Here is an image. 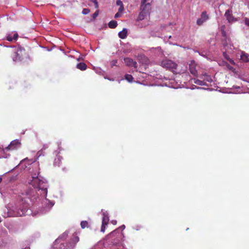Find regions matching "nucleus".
<instances>
[{"label":"nucleus","instance_id":"obj_1","mask_svg":"<svg viewBox=\"0 0 249 249\" xmlns=\"http://www.w3.org/2000/svg\"><path fill=\"white\" fill-rule=\"evenodd\" d=\"M38 173L37 174H34L32 175V180L30 183L34 188H38V190H41L44 196H46L47 194V189L43 185V181L38 178Z\"/></svg>","mask_w":249,"mask_h":249},{"label":"nucleus","instance_id":"obj_2","mask_svg":"<svg viewBox=\"0 0 249 249\" xmlns=\"http://www.w3.org/2000/svg\"><path fill=\"white\" fill-rule=\"evenodd\" d=\"M151 10V6L150 3L146 4H141L140 12L136 19L137 21L142 20L146 18L147 17H149L150 11Z\"/></svg>","mask_w":249,"mask_h":249},{"label":"nucleus","instance_id":"obj_3","mask_svg":"<svg viewBox=\"0 0 249 249\" xmlns=\"http://www.w3.org/2000/svg\"><path fill=\"white\" fill-rule=\"evenodd\" d=\"M161 66L167 70L172 71L173 73H179L180 71H178L177 64L170 59H164L161 62Z\"/></svg>","mask_w":249,"mask_h":249},{"label":"nucleus","instance_id":"obj_4","mask_svg":"<svg viewBox=\"0 0 249 249\" xmlns=\"http://www.w3.org/2000/svg\"><path fill=\"white\" fill-rule=\"evenodd\" d=\"M26 53L24 48L19 46L14 52L12 57L15 62H19L23 59Z\"/></svg>","mask_w":249,"mask_h":249},{"label":"nucleus","instance_id":"obj_5","mask_svg":"<svg viewBox=\"0 0 249 249\" xmlns=\"http://www.w3.org/2000/svg\"><path fill=\"white\" fill-rule=\"evenodd\" d=\"M21 147V142L18 140H15L12 141L10 144L5 148L6 150H14L19 148Z\"/></svg>","mask_w":249,"mask_h":249},{"label":"nucleus","instance_id":"obj_6","mask_svg":"<svg viewBox=\"0 0 249 249\" xmlns=\"http://www.w3.org/2000/svg\"><path fill=\"white\" fill-rule=\"evenodd\" d=\"M209 18V16L207 14L206 11L203 12L200 16V18H199L196 21V23L198 25H202L204 22L207 21Z\"/></svg>","mask_w":249,"mask_h":249},{"label":"nucleus","instance_id":"obj_7","mask_svg":"<svg viewBox=\"0 0 249 249\" xmlns=\"http://www.w3.org/2000/svg\"><path fill=\"white\" fill-rule=\"evenodd\" d=\"M189 70L190 73L194 76H197V71L196 70V64L194 61H192L189 64Z\"/></svg>","mask_w":249,"mask_h":249},{"label":"nucleus","instance_id":"obj_8","mask_svg":"<svg viewBox=\"0 0 249 249\" xmlns=\"http://www.w3.org/2000/svg\"><path fill=\"white\" fill-rule=\"evenodd\" d=\"M124 61L126 66L129 67H132L135 68H137V63L135 61H134L132 59L128 57L124 58Z\"/></svg>","mask_w":249,"mask_h":249},{"label":"nucleus","instance_id":"obj_9","mask_svg":"<svg viewBox=\"0 0 249 249\" xmlns=\"http://www.w3.org/2000/svg\"><path fill=\"white\" fill-rule=\"evenodd\" d=\"M225 16L229 23H232L236 21V19L231 14V11L230 9L226 11Z\"/></svg>","mask_w":249,"mask_h":249},{"label":"nucleus","instance_id":"obj_10","mask_svg":"<svg viewBox=\"0 0 249 249\" xmlns=\"http://www.w3.org/2000/svg\"><path fill=\"white\" fill-rule=\"evenodd\" d=\"M127 30L126 29L124 28L123 30L118 33L119 37L121 39H124L127 36Z\"/></svg>","mask_w":249,"mask_h":249},{"label":"nucleus","instance_id":"obj_11","mask_svg":"<svg viewBox=\"0 0 249 249\" xmlns=\"http://www.w3.org/2000/svg\"><path fill=\"white\" fill-rule=\"evenodd\" d=\"M76 68L81 71H85L87 68V65L83 62H80L76 65Z\"/></svg>","mask_w":249,"mask_h":249},{"label":"nucleus","instance_id":"obj_12","mask_svg":"<svg viewBox=\"0 0 249 249\" xmlns=\"http://www.w3.org/2000/svg\"><path fill=\"white\" fill-rule=\"evenodd\" d=\"M189 82L191 83L194 82L195 84L200 86L205 85V82L204 81L196 79V78L190 80Z\"/></svg>","mask_w":249,"mask_h":249},{"label":"nucleus","instance_id":"obj_13","mask_svg":"<svg viewBox=\"0 0 249 249\" xmlns=\"http://www.w3.org/2000/svg\"><path fill=\"white\" fill-rule=\"evenodd\" d=\"M141 62L142 64L147 66L149 64L150 61L147 57L142 56L141 57Z\"/></svg>","mask_w":249,"mask_h":249},{"label":"nucleus","instance_id":"obj_14","mask_svg":"<svg viewBox=\"0 0 249 249\" xmlns=\"http://www.w3.org/2000/svg\"><path fill=\"white\" fill-rule=\"evenodd\" d=\"M108 27L111 29H114L117 26V22L115 20H111L108 23Z\"/></svg>","mask_w":249,"mask_h":249},{"label":"nucleus","instance_id":"obj_15","mask_svg":"<svg viewBox=\"0 0 249 249\" xmlns=\"http://www.w3.org/2000/svg\"><path fill=\"white\" fill-rule=\"evenodd\" d=\"M62 159V157L59 155L56 156V158L54 160V164L56 166H59L60 163Z\"/></svg>","mask_w":249,"mask_h":249},{"label":"nucleus","instance_id":"obj_16","mask_svg":"<svg viewBox=\"0 0 249 249\" xmlns=\"http://www.w3.org/2000/svg\"><path fill=\"white\" fill-rule=\"evenodd\" d=\"M27 211V209L26 208H23L21 209L19 212H18L17 215L18 216H22L25 214Z\"/></svg>","mask_w":249,"mask_h":249},{"label":"nucleus","instance_id":"obj_17","mask_svg":"<svg viewBox=\"0 0 249 249\" xmlns=\"http://www.w3.org/2000/svg\"><path fill=\"white\" fill-rule=\"evenodd\" d=\"M241 59L244 62H249V58L248 55L246 53H243L241 55Z\"/></svg>","mask_w":249,"mask_h":249},{"label":"nucleus","instance_id":"obj_18","mask_svg":"<svg viewBox=\"0 0 249 249\" xmlns=\"http://www.w3.org/2000/svg\"><path fill=\"white\" fill-rule=\"evenodd\" d=\"M36 161V159H28L27 158L24 159V160H22V162L27 161V163L29 164H32V163L35 162Z\"/></svg>","mask_w":249,"mask_h":249},{"label":"nucleus","instance_id":"obj_19","mask_svg":"<svg viewBox=\"0 0 249 249\" xmlns=\"http://www.w3.org/2000/svg\"><path fill=\"white\" fill-rule=\"evenodd\" d=\"M125 79L129 82H132L133 77L131 74H126L124 75Z\"/></svg>","mask_w":249,"mask_h":249},{"label":"nucleus","instance_id":"obj_20","mask_svg":"<svg viewBox=\"0 0 249 249\" xmlns=\"http://www.w3.org/2000/svg\"><path fill=\"white\" fill-rule=\"evenodd\" d=\"M81 227L82 229H84L88 225V222L87 221H82L80 223Z\"/></svg>","mask_w":249,"mask_h":249},{"label":"nucleus","instance_id":"obj_21","mask_svg":"<svg viewBox=\"0 0 249 249\" xmlns=\"http://www.w3.org/2000/svg\"><path fill=\"white\" fill-rule=\"evenodd\" d=\"M109 220L108 217L104 216L102 219V224L107 225Z\"/></svg>","mask_w":249,"mask_h":249},{"label":"nucleus","instance_id":"obj_22","mask_svg":"<svg viewBox=\"0 0 249 249\" xmlns=\"http://www.w3.org/2000/svg\"><path fill=\"white\" fill-rule=\"evenodd\" d=\"M225 26L224 25H223L221 27V32H222L221 33H222V36L224 37H226V33L225 31Z\"/></svg>","mask_w":249,"mask_h":249},{"label":"nucleus","instance_id":"obj_23","mask_svg":"<svg viewBox=\"0 0 249 249\" xmlns=\"http://www.w3.org/2000/svg\"><path fill=\"white\" fill-rule=\"evenodd\" d=\"M117 60H113L110 62V64L111 67L112 68L114 66H116V64L117 63Z\"/></svg>","mask_w":249,"mask_h":249},{"label":"nucleus","instance_id":"obj_24","mask_svg":"<svg viewBox=\"0 0 249 249\" xmlns=\"http://www.w3.org/2000/svg\"><path fill=\"white\" fill-rule=\"evenodd\" d=\"M90 12V10L88 8H84L82 11V14L83 15H87Z\"/></svg>","mask_w":249,"mask_h":249},{"label":"nucleus","instance_id":"obj_25","mask_svg":"<svg viewBox=\"0 0 249 249\" xmlns=\"http://www.w3.org/2000/svg\"><path fill=\"white\" fill-rule=\"evenodd\" d=\"M7 40L9 41H13L14 40L13 37L10 35H8L6 37Z\"/></svg>","mask_w":249,"mask_h":249},{"label":"nucleus","instance_id":"obj_26","mask_svg":"<svg viewBox=\"0 0 249 249\" xmlns=\"http://www.w3.org/2000/svg\"><path fill=\"white\" fill-rule=\"evenodd\" d=\"M99 14V10H96L94 14H93L92 17L93 19H95L96 18V17L98 16Z\"/></svg>","mask_w":249,"mask_h":249},{"label":"nucleus","instance_id":"obj_27","mask_svg":"<svg viewBox=\"0 0 249 249\" xmlns=\"http://www.w3.org/2000/svg\"><path fill=\"white\" fill-rule=\"evenodd\" d=\"M124 10V5L122 6H120V7L118 9V12L121 13Z\"/></svg>","mask_w":249,"mask_h":249},{"label":"nucleus","instance_id":"obj_28","mask_svg":"<svg viewBox=\"0 0 249 249\" xmlns=\"http://www.w3.org/2000/svg\"><path fill=\"white\" fill-rule=\"evenodd\" d=\"M92 1L94 3L95 7L98 8L99 6L97 0H92Z\"/></svg>","mask_w":249,"mask_h":249},{"label":"nucleus","instance_id":"obj_29","mask_svg":"<svg viewBox=\"0 0 249 249\" xmlns=\"http://www.w3.org/2000/svg\"><path fill=\"white\" fill-rule=\"evenodd\" d=\"M116 4L119 6H122L123 5V3L122 1L121 0H117L116 1Z\"/></svg>","mask_w":249,"mask_h":249},{"label":"nucleus","instance_id":"obj_30","mask_svg":"<svg viewBox=\"0 0 249 249\" xmlns=\"http://www.w3.org/2000/svg\"><path fill=\"white\" fill-rule=\"evenodd\" d=\"M18 35L17 33H16L14 34L13 37L14 38V40H16L18 38Z\"/></svg>","mask_w":249,"mask_h":249},{"label":"nucleus","instance_id":"obj_31","mask_svg":"<svg viewBox=\"0 0 249 249\" xmlns=\"http://www.w3.org/2000/svg\"><path fill=\"white\" fill-rule=\"evenodd\" d=\"M106 225H103L102 224V227H101V231H102V232H104L105 231V228H106Z\"/></svg>","mask_w":249,"mask_h":249},{"label":"nucleus","instance_id":"obj_32","mask_svg":"<svg viewBox=\"0 0 249 249\" xmlns=\"http://www.w3.org/2000/svg\"><path fill=\"white\" fill-rule=\"evenodd\" d=\"M226 59H227L228 61H229V62L231 64H234V62L232 59H231L230 58H227V57H226Z\"/></svg>","mask_w":249,"mask_h":249},{"label":"nucleus","instance_id":"obj_33","mask_svg":"<svg viewBox=\"0 0 249 249\" xmlns=\"http://www.w3.org/2000/svg\"><path fill=\"white\" fill-rule=\"evenodd\" d=\"M245 23L246 25L249 26V18H246L245 19Z\"/></svg>","mask_w":249,"mask_h":249},{"label":"nucleus","instance_id":"obj_34","mask_svg":"<svg viewBox=\"0 0 249 249\" xmlns=\"http://www.w3.org/2000/svg\"><path fill=\"white\" fill-rule=\"evenodd\" d=\"M205 75H206V77H207V78H206V80H207V81H208V82H210V81H212V79H211V77L210 76H209V75H206V74H205Z\"/></svg>","mask_w":249,"mask_h":249},{"label":"nucleus","instance_id":"obj_35","mask_svg":"<svg viewBox=\"0 0 249 249\" xmlns=\"http://www.w3.org/2000/svg\"><path fill=\"white\" fill-rule=\"evenodd\" d=\"M121 16V13H119L118 12L115 15L114 18H118Z\"/></svg>","mask_w":249,"mask_h":249},{"label":"nucleus","instance_id":"obj_36","mask_svg":"<svg viewBox=\"0 0 249 249\" xmlns=\"http://www.w3.org/2000/svg\"><path fill=\"white\" fill-rule=\"evenodd\" d=\"M148 0H141V4H146V2Z\"/></svg>","mask_w":249,"mask_h":249},{"label":"nucleus","instance_id":"obj_37","mask_svg":"<svg viewBox=\"0 0 249 249\" xmlns=\"http://www.w3.org/2000/svg\"><path fill=\"white\" fill-rule=\"evenodd\" d=\"M223 55H224V56H225V58H226V57H227V58H230V57L227 55V54L225 53H223Z\"/></svg>","mask_w":249,"mask_h":249},{"label":"nucleus","instance_id":"obj_38","mask_svg":"<svg viewBox=\"0 0 249 249\" xmlns=\"http://www.w3.org/2000/svg\"><path fill=\"white\" fill-rule=\"evenodd\" d=\"M228 68H229V69H230V70H231V69H232V67L231 66H230L229 65Z\"/></svg>","mask_w":249,"mask_h":249},{"label":"nucleus","instance_id":"obj_39","mask_svg":"<svg viewBox=\"0 0 249 249\" xmlns=\"http://www.w3.org/2000/svg\"><path fill=\"white\" fill-rule=\"evenodd\" d=\"M2 180V178L1 177H0V183L1 182Z\"/></svg>","mask_w":249,"mask_h":249}]
</instances>
